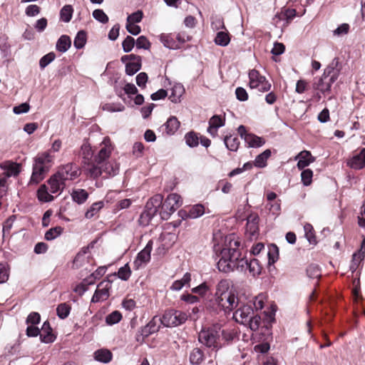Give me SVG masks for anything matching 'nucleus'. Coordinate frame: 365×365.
Returning <instances> with one entry per match:
<instances>
[{
	"label": "nucleus",
	"instance_id": "f257e3e1",
	"mask_svg": "<svg viewBox=\"0 0 365 365\" xmlns=\"http://www.w3.org/2000/svg\"><path fill=\"white\" fill-rule=\"evenodd\" d=\"M240 242L239 241H232L229 242V246L220 250L217 256L219 258L217 267L220 272L230 273L234 271H240L243 269L242 262L244 257L239 248Z\"/></svg>",
	"mask_w": 365,
	"mask_h": 365
},
{
	"label": "nucleus",
	"instance_id": "f03ea898",
	"mask_svg": "<svg viewBox=\"0 0 365 365\" xmlns=\"http://www.w3.org/2000/svg\"><path fill=\"white\" fill-rule=\"evenodd\" d=\"M113 150L110 139L105 137L101 143V148L98 154L95 155V165L101 169L103 178L114 176L118 173L119 167L115 162L109 161L108 159Z\"/></svg>",
	"mask_w": 365,
	"mask_h": 365
},
{
	"label": "nucleus",
	"instance_id": "7ed1b4c3",
	"mask_svg": "<svg viewBox=\"0 0 365 365\" xmlns=\"http://www.w3.org/2000/svg\"><path fill=\"white\" fill-rule=\"evenodd\" d=\"M54 157L48 152L38 153L34 158L32 174L29 184L37 185L41 182L48 173Z\"/></svg>",
	"mask_w": 365,
	"mask_h": 365
},
{
	"label": "nucleus",
	"instance_id": "20e7f679",
	"mask_svg": "<svg viewBox=\"0 0 365 365\" xmlns=\"http://www.w3.org/2000/svg\"><path fill=\"white\" fill-rule=\"evenodd\" d=\"M198 341L202 344L212 349L218 350L220 344V324H216L207 329L201 330L198 334Z\"/></svg>",
	"mask_w": 365,
	"mask_h": 365
},
{
	"label": "nucleus",
	"instance_id": "39448f33",
	"mask_svg": "<svg viewBox=\"0 0 365 365\" xmlns=\"http://www.w3.org/2000/svg\"><path fill=\"white\" fill-rule=\"evenodd\" d=\"M238 305V297L233 292L227 294V295H222L221 297L215 298L213 307H210V308L215 314H218L221 311H223L225 314H230Z\"/></svg>",
	"mask_w": 365,
	"mask_h": 365
},
{
	"label": "nucleus",
	"instance_id": "423d86ee",
	"mask_svg": "<svg viewBox=\"0 0 365 365\" xmlns=\"http://www.w3.org/2000/svg\"><path fill=\"white\" fill-rule=\"evenodd\" d=\"M81 155L82 156L83 167L91 178H96L101 175L100 168L95 165V155L91 145L85 143L81 145Z\"/></svg>",
	"mask_w": 365,
	"mask_h": 365
},
{
	"label": "nucleus",
	"instance_id": "0eeeda50",
	"mask_svg": "<svg viewBox=\"0 0 365 365\" xmlns=\"http://www.w3.org/2000/svg\"><path fill=\"white\" fill-rule=\"evenodd\" d=\"M187 317L185 312L171 309L164 312L161 317V323L166 327H175L184 324Z\"/></svg>",
	"mask_w": 365,
	"mask_h": 365
},
{
	"label": "nucleus",
	"instance_id": "6e6552de",
	"mask_svg": "<svg viewBox=\"0 0 365 365\" xmlns=\"http://www.w3.org/2000/svg\"><path fill=\"white\" fill-rule=\"evenodd\" d=\"M181 197L177 193L168 195L164 202H162L160 215L162 220H168L170 215L181 205Z\"/></svg>",
	"mask_w": 365,
	"mask_h": 365
},
{
	"label": "nucleus",
	"instance_id": "1a4fd4ad",
	"mask_svg": "<svg viewBox=\"0 0 365 365\" xmlns=\"http://www.w3.org/2000/svg\"><path fill=\"white\" fill-rule=\"evenodd\" d=\"M249 85L252 89L256 88L259 91L264 93L269 91L271 88V83L255 69H252L249 72Z\"/></svg>",
	"mask_w": 365,
	"mask_h": 365
},
{
	"label": "nucleus",
	"instance_id": "9d476101",
	"mask_svg": "<svg viewBox=\"0 0 365 365\" xmlns=\"http://www.w3.org/2000/svg\"><path fill=\"white\" fill-rule=\"evenodd\" d=\"M56 174L61 180L66 182L76 179L81 174L78 166L75 163H67L61 166Z\"/></svg>",
	"mask_w": 365,
	"mask_h": 365
},
{
	"label": "nucleus",
	"instance_id": "9b49d317",
	"mask_svg": "<svg viewBox=\"0 0 365 365\" xmlns=\"http://www.w3.org/2000/svg\"><path fill=\"white\" fill-rule=\"evenodd\" d=\"M111 281L109 279L101 282L92 297L91 302L97 303L104 302L110 296V289H111Z\"/></svg>",
	"mask_w": 365,
	"mask_h": 365
},
{
	"label": "nucleus",
	"instance_id": "f8f14e48",
	"mask_svg": "<svg viewBox=\"0 0 365 365\" xmlns=\"http://www.w3.org/2000/svg\"><path fill=\"white\" fill-rule=\"evenodd\" d=\"M253 314L254 310L251 305L239 304L233 313L232 318L237 323L246 325Z\"/></svg>",
	"mask_w": 365,
	"mask_h": 365
},
{
	"label": "nucleus",
	"instance_id": "ddd939ff",
	"mask_svg": "<svg viewBox=\"0 0 365 365\" xmlns=\"http://www.w3.org/2000/svg\"><path fill=\"white\" fill-rule=\"evenodd\" d=\"M153 244V240H149L143 250L137 255L133 262V268L135 269H139L143 264H145L150 261Z\"/></svg>",
	"mask_w": 365,
	"mask_h": 365
},
{
	"label": "nucleus",
	"instance_id": "4468645a",
	"mask_svg": "<svg viewBox=\"0 0 365 365\" xmlns=\"http://www.w3.org/2000/svg\"><path fill=\"white\" fill-rule=\"evenodd\" d=\"M205 213V207L201 204H196L188 209V210H180L179 215L183 219H196Z\"/></svg>",
	"mask_w": 365,
	"mask_h": 365
},
{
	"label": "nucleus",
	"instance_id": "2eb2a0df",
	"mask_svg": "<svg viewBox=\"0 0 365 365\" xmlns=\"http://www.w3.org/2000/svg\"><path fill=\"white\" fill-rule=\"evenodd\" d=\"M242 262H244L243 269H240L239 272H246L248 270L249 273L253 277L259 275L261 273L262 267L257 259H252L249 261L244 257Z\"/></svg>",
	"mask_w": 365,
	"mask_h": 365
},
{
	"label": "nucleus",
	"instance_id": "dca6fc26",
	"mask_svg": "<svg viewBox=\"0 0 365 365\" xmlns=\"http://www.w3.org/2000/svg\"><path fill=\"white\" fill-rule=\"evenodd\" d=\"M259 216L255 213L250 214L247 218L246 233L252 238L258 234L259 232Z\"/></svg>",
	"mask_w": 365,
	"mask_h": 365
},
{
	"label": "nucleus",
	"instance_id": "f3484780",
	"mask_svg": "<svg viewBox=\"0 0 365 365\" xmlns=\"http://www.w3.org/2000/svg\"><path fill=\"white\" fill-rule=\"evenodd\" d=\"M339 64V58H334L331 63L324 69L322 76L329 78L331 81H336L340 73V68H338Z\"/></svg>",
	"mask_w": 365,
	"mask_h": 365
},
{
	"label": "nucleus",
	"instance_id": "a211bd4d",
	"mask_svg": "<svg viewBox=\"0 0 365 365\" xmlns=\"http://www.w3.org/2000/svg\"><path fill=\"white\" fill-rule=\"evenodd\" d=\"M50 187V192L52 194H61L66 186V182L61 180L55 173L48 180Z\"/></svg>",
	"mask_w": 365,
	"mask_h": 365
},
{
	"label": "nucleus",
	"instance_id": "6ab92c4d",
	"mask_svg": "<svg viewBox=\"0 0 365 365\" xmlns=\"http://www.w3.org/2000/svg\"><path fill=\"white\" fill-rule=\"evenodd\" d=\"M224 125L225 118L220 115H215L209 120V126L207 131L212 137H215L217 135L218 128Z\"/></svg>",
	"mask_w": 365,
	"mask_h": 365
},
{
	"label": "nucleus",
	"instance_id": "aec40b11",
	"mask_svg": "<svg viewBox=\"0 0 365 365\" xmlns=\"http://www.w3.org/2000/svg\"><path fill=\"white\" fill-rule=\"evenodd\" d=\"M163 200V197L161 195H155L147 202L145 210L149 211L150 213L151 212L155 215L158 212L159 207H161Z\"/></svg>",
	"mask_w": 365,
	"mask_h": 365
},
{
	"label": "nucleus",
	"instance_id": "412c9836",
	"mask_svg": "<svg viewBox=\"0 0 365 365\" xmlns=\"http://www.w3.org/2000/svg\"><path fill=\"white\" fill-rule=\"evenodd\" d=\"M40 339L43 343L48 344L53 342L56 336L52 333V328L48 321L43 322L40 330Z\"/></svg>",
	"mask_w": 365,
	"mask_h": 365
},
{
	"label": "nucleus",
	"instance_id": "4be33fe9",
	"mask_svg": "<svg viewBox=\"0 0 365 365\" xmlns=\"http://www.w3.org/2000/svg\"><path fill=\"white\" fill-rule=\"evenodd\" d=\"M296 160H298L297 168L299 170H303L311 163L314 162V158L312 156L309 151L303 150L297 155Z\"/></svg>",
	"mask_w": 365,
	"mask_h": 365
},
{
	"label": "nucleus",
	"instance_id": "5701e85b",
	"mask_svg": "<svg viewBox=\"0 0 365 365\" xmlns=\"http://www.w3.org/2000/svg\"><path fill=\"white\" fill-rule=\"evenodd\" d=\"M335 81H331L329 78L322 76L314 84V88L319 91L322 93L325 94L331 90V85Z\"/></svg>",
	"mask_w": 365,
	"mask_h": 365
},
{
	"label": "nucleus",
	"instance_id": "b1692460",
	"mask_svg": "<svg viewBox=\"0 0 365 365\" xmlns=\"http://www.w3.org/2000/svg\"><path fill=\"white\" fill-rule=\"evenodd\" d=\"M161 323V318L155 316L145 326L143 327L144 329V335H151L157 332L160 328Z\"/></svg>",
	"mask_w": 365,
	"mask_h": 365
},
{
	"label": "nucleus",
	"instance_id": "393cba45",
	"mask_svg": "<svg viewBox=\"0 0 365 365\" xmlns=\"http://www.w3.org/2000/svg\"><path fill=\"white\" fill-rule=\"evenodd\" d=\"M72 200L78 205L83 204L88 198V192L81 188L73 189L71 193Z\"/></svg>",
	"mask_w": 365,
	"mask_h": 365
},
{
	"label": "nucleus",
	"instance_id": "a878e982",
	"mask_svg": "<svg viewBox=\"0 0 365 365\" xmlns=\"http://www.w3.org/2000/svg\"><path fill=\"white\" fill-rule=\"evenodd\" d=\"M245 142L250 148H259L265 144V140L253 133L245 135Z\"/></svg>",
	"mask_w": 365,
	"mask_h": 365
},
{
	"label": "nucleus",
	"instance_id": "bb28decb",
	"mask_svg": "<svg viewBox=\"0 0 365 365\" xmlns=\"http://www.w3.org/2000/svg\"><path fill=\"white\" fill-rule=\"evenodd\" d=\"M94 359L101 363H109L113 358L111 351L107 349H100L96 350L94 354Z\"/></svg>",
	"mask_w": 365,
	"mask_h": 365
},
{
	"label": "nucleus",
	"instance_id": "cd10ccee",
	"mask_svg": "<svg viewBox=\"0 0 365 365\" xmlns=\"http://www.w3.org/2000/svg\"><path fill=\"white\" fill-rule=\"evenodd\" d=\"M185 93V88L181 83H175L171 89L169 99L175 103H180V98Z\"/></svg>",
	"mask_w": 365,
	"mask_h": 365
},
{
	"label": "nucleus",
	"instance_id": "c85d7f7f",
	"mask_svg": "<svg viewBox=\"0 0 365 365\" xmlns=\"http://www.w3.org/2000/svg\"><path fill=\"white\" fill-rule=\"evenodd\" d=\"M230 282L227 279L220 280L216 286V292L215 294V299L221 297L222 295H227L233 291L230 289Z\"/></svg>",
	"mask_w": 365,
	"mask_h": 365
},
{
	"label": "nucleus",
	"instance_id": "c756f323",
	"mask_svg": "<svg viewBox=\"0 0 365 365\" xmlns=\"http://www.w3.org/2000/svg\"><path fill=\"white\" fill-rule=\"evenodd\" d=\"M350 166L354 169H361L365 167V148L354 156L350 161Z\"/></svg>",
	"mask_w": 365,
	"mask_h": 365
},
{
	"label": "nucleus",
	"instance_id": "7c9ffc66",
	"mask_svg": "<svg viewBox=\"0 0 365 365\" xmlns=\"http://www.w3.org/2000/svg\"><path fill=\"white\" fill-rule=\"evenodd\" d=\"M180 122L175 116L170 117L163 124V127L165 128V131L168 135H173L180 127Z\"/></svg>",
	"mask_w": 365,
	"mask_h": 365
},
{
	"label": "nucleus",
	"instance_id": "2f4dec72",
	"mask_svg": "<svg viewBox=\"0 0 365 365\" xmlns=\"http://www.w3.org/2000/svg\"><path fill=\"white\" fill-rule=\"evenodd\" d=\"M141 68V57L138 56V58H135L125 64V73L128 76H133Z\"/></svg>",
	"mask_w": 365,
	"mask_h": 365
},
{
	"label": "nucleus",
	"instance_id": "473e14b6",
	"mask_svg": "<svg viewBox=\"0 0 365 365\" xmlns=\"http://www.w3.org/2000/svg\"><path fill=\"white\" fill-rule=\"evenodd\" d=\"M71 46V40L68 36L62 35L57 41L56 48L61 53L67 51Z\"/></svg>",
	"mask_w": 365,
	"mask_h": 365
},
{
	"label": "nucleus",
	"instance_id": "72a5a7b5",
	"mask_svg": "<svg viewBox=\"0 0 365 365\" xmlns=\"http://www.w3.org/2000/svg\"><path fill=\"white\" fill-rule=\"evenodd\" d=\"M160 40L165 47L170 49L179 48V43L175 39V36L171 34H162Z\"/></svg>",
	"mask_w": 365,
	"mask_h": 365
},
{
	"label": "nucleus",
	"instance_id": "f704fd0d",
	"mask_svg": "<svg viewBox=\"0 0 365 365\" xmlns=\"http://www.w3.org/2000/svg\"><path fill=\"white\" fill-rule=\"evenodd\" d=\"M227 343H230L238 336L237 331L235 328L222 329L220 326V337Z\"/></svg>",
	"mask_w": 365,
	"mask_h": 365
},
{
	"label": "nucleus",
	"instance_id": "c9c22d12",
	"mask_svg": "<svg viewBox=\"0 0 365 365\" xmlns=\"http://www.w3.org/2000/svg\"><path fill=\"white\" fill-rule=\"evenodd\" d=\"M205 359V354L200 348H195L190 354V362L192 365H200Z\"/></svg>",
	"mask_w": 365,
	"mask_h": 365
},
{
	"label": "nucleus",
	"instance_id": "e433bc0d",
	"mask_svg": "<svg viewBox=\"0 0 365 365\" xmlns=\"http://www.w3.org/2000/svg\"><path fill=\"white\" fill-rule=\"evenodd\" d=\"M270 155L271 150L269 149L265 150L255 158L254 160V165L259 168H264L267 165V161Z\"/></svg>",
	"mask_w": 365,
	"mask_h": 365
},
{
	"label": "nucleus",
	"instance_id": "4c0bfd02",
	"mask_svg": "<svg viewBox=\"0 0 365 365\" xmlns=\"http://www.w3.org/2000/svg\"><path fill=\"white\" fill-rule=\"evenodd\" d=\"M224 143L226 148L230 151H237L240 145V140L236 135L225 136Z\"/></svg>",
	"mask_w": 365,
	"mask_h": 365
},
{
	"label": "nucleus",
	"instance_id": "58836bf2",
	"mask_svg": "<svg viewBox=\"0 0 365 365\" xmlns=\"http://www.w3.org/2000/svg\"><path fill=\"white\" fill-rule=\"evenodd\" d=\"M191 280V274L186 272L182 279L175 280L171 285L170 289L174 291H180L184 286L189 284Z\"/></svg>",
	"mask_w": 365,
	"mask_h": 365
},
{
	"label": "nucleus",
	"instance_id": "ea45409f",
	"mask_svg": "<svg viewBox=\"0 0 365 365\" xmlns=\"http://www.w3.org/2000/svg\"><path fill=\"white\" fill-rule=\"evenodd\" d=\"M38 199L43 202H51L53 197L48 192V187L43 184L41 185L37 190Z\"/></svg>",
	"mask_w": 365,
	"mask_h": 365
},
{
	"label": "nucleus",
	"instance_id": "a19ab883",
	"mask_svg": "<svg viewBox=\"0 0 365 365\" xmlns=\"http://www.w3.org/2000/svg\"><path fill=\"white\" fill-rule=\"evenodd\" d=\"M71 310V306L66 303H61L56 307V314L61 319H66Z\"/></svg>",
	"mask_w": 365,
	"mask_h": 365
},
{
	"label": "nucleus",
	"instance_id": "79ce46f5",
	"mask_svg": "<svg viewBox=\"0 0 365 365\" xmlns=\"http://www.w3.org/2000/svg\"><path fill=\"white\" fill-rule=\"evenodd\" d=\"M104 206L103 201H98L93 203L85 213V217L91 219L94 217Z\"/></svg>",
	"mask_w": 365,
	"mask_h": 365
},
{
	"label": "nucleus",
	"instance_id": "37998d69",
	"mask_svg": "<svg viewBox=\"0 0 365 365\" xmlns=\"http://www.w3.org/2000/svg\"><path fill=\"white\" fill-rule=\"evenodd\" d=\"M89 247H83L81 250L76 255L73 260V267L79 268L86 260V254L88 252Z\"/></svg>",
	"mask_w": 365,
	"mask_h": 365
},
{
	"label": "nucleus",
	"instance_id": "c03bdc74",
	"mask_svg": "<svg viewBox=\"0 0 365 365\" xmlns=\"http://www.w3.org/2000/svg\"><path fill=\"white\" fill-rule=\"evenodd\" d=\"M186 145L190 148H195L199 145V137L194 131H190L185 135Z\"/></svg>",
	"mask_w": 365,
	"mask_h": 365
},
{
	"label": "nucleus",
	"instance_id": "a18cd8bd",
	"mask_svg": "<svg viewBox=\"0 0 365 365\" xmlns=\"http://www.w3.org/2000/svg\"><path fill=\"white\" fill-rule=\"evenodd\" d=\"M230 41V38L227 32L219 31L215 38V43L220 46H226Z\"/></svg>",
	"mask_w": 365,
	"mask_h": 365
},
{
	"label": "nucleus",
	"instance_id": "49530a36",
	"mask_svg": "<svg viewBox=\"0 0 365 365\" xmlns=\"http://www.w3.org/2000/svg\"><path fill=\"white\" fill-rule=\"evenodd\" d=\"M73 9L71 5H65L60 11V18L63 22H69L73 16Z\"/></svg>",
	"mask_w": 365,
	"mask_h": 365
},
{
	"label": "nucleus",
	"instance_id": "de8ad7c7",
	"mask_svg": "<svg viewBox=\"0 0 365 365\" xmlns=\"http://www.w3.org/2000/svg\"><path fill=\"white\" fill-rule=\"evenodd\" d=\"M86 33L83 30L79 31L77 33V34L74 38V41H73L74 47L76 49H81L84 47V46L86 45Z\"/></svg>",
	"mask_w": 365,
	"mask_h": 365
},
{
	"label": "nucleus",
	"instance_id": "09e8293b",
	"mask_svg": "<svg viewBox=\"0 0 365 365\" xmlns=\"http://www.w3.org/2000/svg\"><path fill=\"white\" fill-rule=\"evenodd\" d=\"M63 230V229L60 226L52 227L46 231L44 235V238L48 241L55 240L56 237L61 235Z\"/></svg>",
	"mask_w": 365,
	"mask_h": 365
},
{
	"label": "nucleus",
	"instance_id": "8fccbe9b",
	"mask_svg": "<svg viewBox=\"0 0 365 365\" xmlns=\"http://www.w3.org/2000/svg\"><path fill=\"white\" fill-rule=\"evenodd\" d=\"M9 176H16L21 172V165L17 163L8 162L5 165Z\"/></svg>",
	"mask_w": 365,
	"mask_h": 365
},
{
	"label": "nucleus",
	"instance_id": "3c124183",
	"mask_svg": "<svg viewBox=\"0 0 365 365\" xmlns=\"http://www.w3.org/2000/svg\"><path fill=\"white\" fill-rule=\"evenodd\" d=\"M103 110L108 112H121L125 110V106L120 103H108L102 106Z\"/></svg>",
	"mask_w": 365,
	"mask_h": 365
},
{
	"label": "nucleus",
	"instance_id": "603ef678",
	"mask_svg": "<svg viewBox=\"0 0 365 365\" xmlns=\"http://www.w3.org/2000/svg\"><path fill=\"white\" fill-rule=\"evenodd\" d=\"M305 237L310 244H317L316 237L314 232L313 226L309 223H306L304 225Z\"/></svg>",
	"mask_w": 365,
	"mask_h": 365
},
{
	"label": "nucleus",
	"instance_id": "864d4df0",
	"mask_svg": "<svg viewBox=\"0 0 365 365\" xmlns=\"http://www.w3.org/2000/svg\"><path fill=\"white\" fill-rule=\"evenodd\" d=\"M267 256L269 264H274L278 259L279 249L276 245L272 244L269 246Z\"/></svg>",
	"mask_w": 365,
	"mask_h": 365
},
{
	"label": "nucleus",
	"instance_id": "5fc2aeb1",
	"mask_svg": "<svg viewBox=\"0 0 365 365\" xmlns=\"http://www.w3.org/2000/svg\"><path fill=\"white\" fill-rule=\"evenodd\" d=\"M363 252H355L352 256L351 264H350V270L354 272L359 267L360 263L364 260Z\"/></svg>",
	"mask_w": 365,
	"mask_h": 365
},
{
	"label": "nucleus",
	"instance_id": "6e6d98bb",
	"mask_svg": "<svg viewBox=\"0 0 365 365\" xmlns=\"http://www.w3.org/2000/svg\"><path fill=\"white\" fill-rule=\"evenodd\" d=\"M122 319V314L119 311H113L106 317V322L108 325H113Z\"/></svg>",
	"mask_w": 365,
	"mask_h": 365
},
{
	"label": "nucleus",
	"instance_id": "4d7b16f0",
	"mask_svg": "<svg viewBox=\"0 0 365 365\" xmlns=\"http://www.w3.org/2000/svg\"><path fill=\"white\" fill-rule=\"evenodd\" d=\"M117 275L120 279L123 281H127L130 278L131 275V270L128 263L118 269Z\"/></svg>",
	"mask_w": 365,
	"mask_h": 365
},
{
	"label": "nucleus",
	"instance_id": "13d9d810",
	"mask_svg": "<svg viewBox=\"0 0 365 365\" xmlns=\"http://www.w3.org/2000/svg\"><path fill=\"white\" fill-rule=\"evenodd\" d=\"M155 216L154 214L150 212L149 211L143 210V212L140 214V217L138 219V222L140 225L145 227L149 225L151 220Z\"/></svg>",
	"mask_w": 365,
	"mask_h": 365
},
{
	"label": "nucleus",
	"instance_id": "bf43d9fd",
	"mask_svg": "<svg viewBox=\"0 0 365 365\" xmlns=\"http://www.w3.org/2000/svg\"><path fill=\"white\" fill-rule=\"evenodd\" d=\"M307 274L309 278L317 279L321 277V269L317 264H310L307 268Z\"/></svg>",
	"mask_w": 365,
	"mask_h": 365
},
{
	"label": "nucleus",
	"instance_id": "052dcab7",
	"mask_svg": "<svg viewBox=\"0 0 365 365\" xmlns=\"http://www.w3.org/2000/svg\"><path fill=\"white\" fill-rule=\"evenodd\" d=\"M93 17L101 24H106L108 22V16L103 11V10L98 9L93 11Z\"/></svg>",
	"mask_w": 365,
	"mask_h": 365
},
{
	"label": "nucleus",
	"instance_id": "680f3d73",
	"mask_svg": "<svg viewBox=\"0 0 365 365\" xmlns=\"http://www.w3.org/2000/svg\"><path fill=\"white\" fill-rule=\"evenodd\" d=\"M56 58V54L53 52H50L43 57L39 61V66L41 69L45 68L49 63H51Z\"/></svg>",
	"mask_w": 365,
	"mask_h": 365
},
{
	"label": "nucleus",
	"instance_id": "e2e57ef3",
	"mask_svg": "<svg viewBox=\"0 0 365 365\" xmlns=\"http://www.w3.org/2000/svg\"><path fill=\"white\" fill-rule=\"evenodd\" d=\"M210 292V287L206 282L200 284L199 286L192 289V292L197 294L201 297H205Z\"/></svg>",
	"mask_w": 365,
	"mask_h": 365
},
{
	"label": "nucleus",
	"instance_id": "0e129e2a",
	"mask_svg": "<svg viewBox=\"0 0 365 365\" xmlns=\"http://www.w3.org/2000/svg\"><path fill=\"white\" fill-rule=\"evenodd\" d=\"M135 44V39L130 36H127V37L124 39V41L122 43V47L123 50L125 53H129L132 51L134 46Z\"/></svg>",
	"mask_w": 365,
	"mask_h": 365
},
{
	"label": "nucleus",
	"instance_id": "69168bd1",
	"mask_svg": "<svg viewBox=\"0 0 365 365\" xmlns=\"http://www.w3.org/2000/svg\"><path fill=\"white\" fill-rule=\"evenodd\" d=\"M262 322L261 317L258 315H252L250 319L247 322L252 331H257Z\"/></svg>",
	"mask_w": 365,
	"mask_h": 365
},
{
	"label": "nucleus",
	"instance_id": "338daca9",
	"mask_svg": "<svg viewBox=\"0 0 365 365\" xmlns=\"http://www.w3.org/2000/svg\"><path fill=\"white\" fill-rule=\"evenodd\" d=\"M313 172L310 169H305L301 173L302 182L304 185L308 186L312 183Z\"/></svg>",
	"mask_w": 365,
	"mask_h": 365
},
{
	"label": "nucleus",
	"instance_id": "774afa93",
	"mask_svg": "<svg viewBox=\"0 0 365 365\" xmlns=\"http://www.w3.org/2000/svg\"><path fill=\"white\" fill-rule=\"evenodd\" d=\"M349 28L350 27L348 24H342L332 31L333 36L337 37L343 36L348 34Z\"/></svg>",
	"mask_w": 365,
	"mask_h": 365
}]
</instances>
